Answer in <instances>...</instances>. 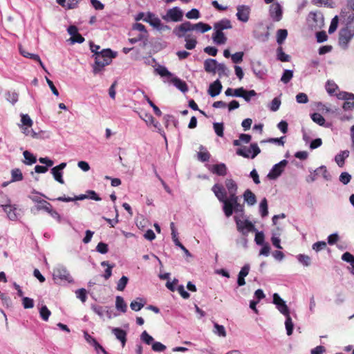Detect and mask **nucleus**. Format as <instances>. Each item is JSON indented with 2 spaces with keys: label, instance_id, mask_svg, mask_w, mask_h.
I'll use <instances>...</instances> for the list:
<instances>
[{
  "label": "nucleus",
  "instance_id": "nucleus-1",
  "mask_svg": "<svg viewBox=\"0 0 354 354\" xmlns=\"http://www.w3.org/2000/svg\"><path fill=\"white\" fill-rule=\"evenodd\" d=\"M212 191L215 194L218 200L223 203V209L225 215L227 217H230L232 215L233 212H243V207L239 203V198H235L234 201L232 200V197L229 196L227 198V192L222 185L215 184Z\"/></svg>",
  "mask_w": 354,
  "mask_h": 354
},
{
  "label": "nucleus",
  "instance_id": "nucleus-2",
  "mask_svg": "<svg viewBox=\"0 0 354 354\" xmlns=\"http://www.w3.org/2000/svg\"><path fill=\"white\" fill-rule=\"evenodd\" d=\"M116 56V53L110 49H103L95 56V64L93 66V72L97 74L104 68L110 64L112 59Z\"/></svg>",
  "mask_w": 354,
  "mask_h": 354
},
{
  "label": "nucleus",
  "instance_id": "nucleus-3",
  "mask_svg": "<svg viewBox=\"0 0 354 354\" xmlns=\"http://www.w3.org/2000/svg\"><path fill=\"white\" fill-rule=\"evenodd\" d=\"M144 21L149 23L153 28L160 32H165L171 30V28L162 23L161 20L153 13L148 12Z\"/></svg>",
  "mask_w": 354,
  "mask_h": 354
},
{
  "label": "nucleus",
  "instance_id": "nucleus-4",
  "mask_svg": "<svg viewBox=\"0 0 354 354\" xmlns=\"http://www.w3.org/2000/svg\"><path fill=\"white\" fill-rule=\"evenodd\" d=\"M53 279L57 282L73 283V279L71 276L69 272L63 266L56 267L53 273Z\"/></svg>",
  "mask_w": 354,
  "mask_h": 354
},
{
  "label": "nucleus",
  "instance_id": "nucleus-5",
  "mask_svg": "<svg viewBox=\"0 0 354 354\" xmlns=\"http://www.w3.org/2000/svg\"><path fill=\"white\" fill-rule=\"evenodd\" d=\"M237 230L246 236L249 232H256L257 229L254 225L248 219L241 220L237 216H234Z\"/></svg>",
  "mask_w": 354,
  "mask_h": 354
},
{
  "label": "nucleus",
  "instance_id": "nucleus-6",
  "mask_svg": "<svg viewBox=\"0 0 354 354\" xmlns=\"http://www.w3.org/2000/svg\"><path fill=\"white\" fill-rule=\"evenodd\" d=\"M260 152L261 149L257 143H252L250 147H241L236 150L237 155L252 159L254 158Z\"/></svg>",
  "mask_w": 354,
  "mask_h": 354
},
{
  "label": "nucleus",
  "instance_id": "nucleus-7",
  "mask_svg": "<svg viewBox=\"0 0 354 354\" xmlns=\"http://www.w3.org/2000/svg\"><path fill=\"white\" fill-rule=\"evenodd\" d=\"M183 12L179 7H174L167 10L165 15H162V19L167 22H178L183 20Z\"/></svg>",
  "mask_w": 354,
  "mask_h": 354
},
{
  "label": "nucleus",
  "instance_id": "nucleus-8",
  "mask_svg": "<svg viewBox=\"0 0 354 354\" xmlns=\"http://www.w3.org/2000/svg\"><path fill=\"white\" fill-rule=\"evenodd\" d=\"M3 210L10 221H17L23 214L22 209L17 205L11 203Z\"/></svg>",
  "mask_w": 354,
  "mask_h": 354
},
{
  "label": "nucleus",
  "instance_id": "nucleus-9",
  "mask_svg": "<svg viewBox=\"0 0 354 354\" xmlns=\"http://www.w3.org/2000/svg\"><path fill=\"white\" fill-rule=\"evenodd\" d=\"M354 36V30L350 28H345L339 31V44L343 48H346L348 44Z\"/></svg>",
  "mask_w": 354,
  "mask_h": 354
},
{
  "label": "nucleus",
  "instance_id": "nucleus-10",
  "mask_svg": "<svg viewBox=\"0 0 354 354\" xmlns=\"http://www.w3.org/2000/svg\"><path fill=\"white\" fill-rule=\"evenodd\" d=\"M191 22L185 21L180 25L176 26L173 30V34L178 38H186L189 32H191Z\"/></svg>",
  "mask_w": 354,
  "mask_h": 354
},
{
  "label": "nucleus",
  "instance_id": "nucleus-11",
  "mask_svg": "<svg viewBox=\"0 0 354 354\" xmlns=\"http://www.w3.org/2000/svg\"><path fill=\"white\" fill-rule=\"evenodd\" d=\"M287 164L288 161L286 160H283L280 161L279 163L274 165L268 174L267 178H269L270 180L277 179L278 177L281 176Z\"/></svg>",
  "mask_w": 354,
  "mask_h": 354
},
{
  "label": "nucleus",
  "instance_id": "nucleus-12",
  "mask_svg": "<svg viewBox=\"0 0 354 354\" xmlns=\"http://www.w3.org/2000/svg\"><path fill=\"white\" fill-rule=\"evenodd\" d=\"M308 21L311 23V26L317 28H322L324 25V18L319 12H310L308 15Z\"/></svg>",
  "mask_w": 354,
  "mask_h": 354
},
{
  "label": "nucleus",
  "instance_id": "nucleus-13",
  "mask_svg": "<svg viewBox=\"0 0 354 354\" xmlns=\"http://www.w3.org/2000/svg\"><path fill=\"white\" fill-rule=\"evenodd\" d=\"M251 68L254 75L259 79H263L268 71L266 67L259 60L251 62Z\"/></svg>",
  "mask_w": 354,
  "mask_h": 354
},
{
  "label": "nucleus",
  "instance_id": "nucleus-14",
  "mask_svg": "<svg viewBox=\"0 0 354 354\" xmlns=\"http://www.w3.org/2000/svg\"><path fill=\"white\" fill-rule=\"evenodd\" d=\"M269 15L274 21H281L283 16L282 6L277 2L273 3L270 6Z\"/></svg>",
  "mask_w": 354,
  "mask_h": 354
},
{
  "label": "nucleus",
  "instance_id": "nucleus-15",
  "mask_svg": "<svg viewBox=\"0 0 354 354\" xmlns=\"http://www.w3.org/2000/svg\"><path fill=\"white\" fill-rule=\"evenodd\" d=\"M273 303L276 305L278 310L283 315L290 314L289 309L286 302L280 297L277 293L273 295Z\"/></svg>",
  "mask_w": 354,
  "mask_h": 354
},
{
  "label": "nucleus",
  "instance_id": "nucleus-16",
  "mask_svg": "<svg viewBox=\"0 0 354 354\" xmlns=\"http://www.w3.org/2000/svg\"><path fill=\"white\" fill-rule=\"evenodd\" d=\"M236 17L242 22H247L249 20L250 8L248 6L240 5L237 6Z\"/></svg>",
  "mask_w": 354,
  "mask_h": 354
},
{
  "label": "nucleus",
  "instance_id": "nucleus-17",
  "mask_svg": "<svg viewBox=\"0 0 354 354\" xmlns=\"http://www.w3.org/2000/svg\"><path fill=\"white\" fill-rule=\"evenodd\" d=\"M140 118L146 122L147 125L152 124L157 129V131L163 136L165 140H166V136L162 131L160 124L154 119L152 115L149 113H145L143 117L140 116Z\"/></svg>",
  "mask_w": 354,
  "mask_h": 354
},
{
  "label": "nucleus",
  "instance_id": "nucleus-18",
  "mask_svg": "<svg viewBox=\"0 0 354 354\" xmlns=\"http://www.w3.org/2000/svg\"><path fill=\"white\" fill-rule=\"evenodd\" d=\"M225 185L227 189L229 196L232 197L233 201H234L235 198H239L236 196L238 186L234 180L232 178H227L225 181Z\"/></svg>",
  "mask_w": 354,
  "mask_h": 354
},
{
  "label": "nucleus",
  "instance_id": "nucleus-19",
  "mask_svg": "<svg viewBox=\"0 0 354 354\" xmlns=\"http://www.w3.org/2000/svg\"><path fill=\"white\" fill-rule=\"evenodd\" d=\"M111 333L115 335V338L121 343L122 347H124L127 342V333L120 328H112Z\"/></svg>",
  "mask_w": 354,
  "mask_h": 354
},
{
  "label": "nucleus",
  "instance_id": "nucleus-20",
  "mask_svg": "<svg viewBox=\"0 0 354 354\" xmlns=\"http://www.w3.org/2000/svg\"><path fill=\"white\" fill-rule=\"evenodd\" d=\"M221 83L218 80H217L209 85L208 93L211 97H216L221 93Z\"/></svg>",
  "mask_w": 354,
  "mask_h": 354
},
{
  "label": "nucleus",
  "instance_id": "nucleus-21",
  "mask_svg": "<svg viewBox=\"0 0 354 354\" xmlns=\"http://www.w3.org/2000/svg\"><path fill=\"white\" fill-rule=\"evenodd\" d=\"M243 197L244 201L249 206L254 205L257 203L256 196L250 189H246L243 194Z\"/></svg>",
  "mask_w": 354,
  "mask_h": 354
},
{
  "label": "nucleus",
  "instance_id": "nucleus-22",
  "mask_svg": "<svg viewBox=\"0 0 354 354\" xmlns=\"http://www.w3.org/2000/svg\"><path fill=\"white\" fill-rule=\"evenodd\" d=\"M218 62L214 59H207L204 62L205 70L208 73H216Z\"/></svg>",
  "mask_w": 354,
  "mask_h": 354
},
{
  "label": "nucleus",
  "instance_id": "nucleus-23",
  "mask_svg": "<svg viewBox=\"0 0 354 354\" xmlns=\"http://www.w3.org/2000/svg\"><path fill=\"white\" fill-rule=\"evenodd\" d=\"M52 205L46 201H41L39 203L36 204L34 207L31 208V212L35 213L44 210L48 212L51 208Z\"/></svg>",
  "mask_w": 354,
  "mask_h": 354
},
{
  "label": "nucleus",
  "instance_id": "nucleus-24",
  "mask_svg": "<svg viewBox=\"0 0 354 354\" xmlns=\"http://www.w3.org/2000/svg\"><path fill=\"white\" fill-rule=\"evenodd\" d=\"M214 30H219L223 32V30L232 28L231 22L229 19H224L214 25Z\"/></svg>",
  "mask_w": 354,
  "mask_h": 354
},
{
  "label": "nucleus",
  "instance_id": "nucleus-25",
  "mask_svg": "<svg viewBox=\"0 0 354 354\" xmlns=\"http://www.w3.org/2000/svg\"><path fill=\"white\" fill-rule=\"evenodd\" d=\"M212 29V27L203 22H198L197 24H193L191 23V30H196L199 32L204 33L205 32H207Z\"/></svg>",
  "mask_w": 354,
  "mask_h": 354
},
{
  "label": "nucleus",
  "instance_id": "nucleus-26",
  "mask_svg": "<svg viewBox=\"0 0 354 354\" xmlns=\"http://www.w3.org/2000/svg\"><path fill=\"white\" fill-rule=\"evenodd\" d=\"M211 171L218 176H225L227 174V167L224 163L214 165L212 166Z\"/></svg>",
  "mask_w": 354,
  "mask_h": 354
},
{
  "label": "nucleus",
  "instance_id": "nucleus-27",
  "mask_svg": "<svg viewBox=\"0 0 354 354\" xmlns=\"http://www.w3.org/2000/svg\"><path fill=\"white\" fill-rule=\"evenodd\" d=\"M171 82L178 89H179L183 93H185L188 91V87L185 82L181 80L178 77H173L171 80Z\"/></svg>",
  "mask_w": 354,
  "mask_h": 354
},
{
  "label": "nucleus",
  "instance_id": "nucleus-28",
  "mask_svg": "<svg viewBox=\"0 0 354 354\" xmlns=\"http://www.w3.org/2000/svg\"><path fill=\"white\" fill-rule=\"evenodd\" d=\"M349 156L348 150L342 151L339 153L337 154L335 157V161L339 167H342L344 165L345 159Z\"/></svg>",
  "mask_w": 354,
  "mask_h": 354
},
{
  "label": "nucleus",
  "instance_id": "nucleus-29",
  "mask_svg": "<svg viewBox=\"0 0 354 354\" xmlns=\"http://www.w3.org/2000/svg\"><path fill=\"white\" fill-rule=\"evenodd\" d=\"M213 41L216 44H224L227 41V37L224 33L219 30H215L212 35Z\"/></svg>",
  "mask_w": 354,
  "mask_h": 354
},
{
  "label": "nucleus",
  "instance_id": "nucleus-30",
  "mask_svg": "<svg viewBox=\"0 0 354 354\" xmlns=\"http://www.w3.org/2000/svg\"><path fill=\"white\" fill-rule=\"evenodd\" d=\"M145 304L146 301L143 298L138 297L131 302L130 308L132 310L139 311L143 308Z\"/></svg>",
  "mask_w": 354,
  "mask_h": 354
},
{
  "label": "nucleus",
  "instance_id": "nucleus-31",
  "mask_svg": "<svg viewBox=\"0 0 354 354\" xmlns=\"http://www.w3.org/2000/svg\"><path fill=\"white\" fill-rule=\"evenodd\" d=\"M22 133L26 136H30L35 139H38L40 138L39 134L37 132H35L31 127L29 126H19Z\"/></svg>",
  "mask_w": 354,
  "mask_h": 354
},
{
  "label": "nucleus",
  "instance_id": "nucleus-32",
  "mask_svg": "<svg viewBox=\"0 0 354 354\" xmlns=\"http://www.w3.org/2000/svg\"><path fill=\"white\" fill-rule=\"evenodd\" d=\"M115 308L122 313H126L127 310V305L124 299L120 296L115 297Z\"/></svg>",
  "mask_w": 354,
  "mask_h": 354
},
{
  "label": "nucleus",
  "instance_id": "nucleus-33",
  "mask_svg": "<svg viewBox=\"0 0 354 354\" xmlns=\"http://www.w3.org/2000/svg\"><path fill=\"white\" fill-rule=\"evenodd\" d=\"M23 155L24 157V160L23 161L24 164L27 165H31L36 162V157L30 151H24Z\"/></svg>",
  "mask_w": 354,
  "mask_h": 354
},
{
  "label": "nucleus",
  "instance_id": "nucleus-34",
  "mask_svg": "<svg viewBox=\"0 0 354 354\" xmlns=\"http://www.w3.org/2000/svg\"><path fill=\"white\" fill-rule=\"evenodd\" d=\"M23 178L22 172L19 169L15 168L11 170V180L10 183L21 181Z\"/></svg>",
  "mask_w": 354,
  "mask_h": 354
},
{
  "label": "nucleus",
  "instance_id": "nucleus-35",
  "mask_svg": "<svg viewBox=\"0 0 354 354\" xmlns=\"http://www.w3.org/2000/svg\"><path fill=\"white\" fill-rule=\"evenodd\" d=\"M185 41L186 42L185 47L187 50L194 49L197 44L196 39L195 37H192L191 35H187V37H186V38L185 39Z\"/></svg>",
  "mask_w": 354,
  "mask_h": 354
},
{
  "label": "nucleus",
  "instance_id": "nucleus-36",
  "mask_svg": "<svg viewBox=\"0 0 354 354\" xmlns=\"http://www.w3.org/2000/svg\"><path fill=\"white\" fill-rule=\"evenodd\" d=\"M213 332L219 337H225L227 335L225 327L217 323L214 324Z\"/></svg>",
  "mask_w": 354,
  "mask_h": 354
},
{
  "label": "nucleus",
  "instance_id": "nucleus-37",
  "mask_svg": "<svg viewBox=\"0 0 354 354\" xmlns=\"http://www.w3.org/2000/svg\"><path fill=\"white\" fill-rule=\"evenodd\" d=\"M216 73L218 74L219 77H227L230 74V71L224 64L218 63L216 68Z\"/></svg>",
  "mask_w": 354,
  "mask_h": 354
},
{
  "label": "nucleus",
  "instance_id": "nucleus-38",
  "mask_svg": "<svg viewBox=\"0 0 354 354\" xmlns=\"http://www.w3.org/2000/svg\"><path fill=\"white\" fill-rule=\"evenodd\" d=\"M201 151L198 153V158L202 162L208 161L210 157L208 151L203 147H200Z\"/></svg>",
  "mask_w": 354,
  "mask_h": 354
},
{
  "label": "nucleus",
  "instance_id": "nucleus-39",
  "mask_svg": "<svg viewBox=\"0 0 354 354\" xmlns=\"http://www.w3.org/2000/svg\"><path fill=\"white\" fill-rule=\"evenodd\" d=\"M288 36V31L286 29H279L277 32V41L279 44L283 43Z\"/></svg>",
  "mask_w": 354,
  "mask_h": 354
},
{
  "label": "nucleus",
  "instance_id": "nucleus-40",
  "mask_svg": "<svg viewBox=\"0 0 354 354\" xmlns=\"http://www.w3.org/2000/svg\"><path fill=\"white\" fill-rule=\"evenodd\" d=\"M11 203L10 197L2 192H0V207L3 209Z\"/></svg>",
  "mask_w": 354,
  "mask_h": 354
},
{
  "label": "nucleus",
  "instance_id": "nucleus-41",
  "mask_svg": "<svg viewBox=\"0 0 354 354\" xmlns=\"http://www.w3.org/2000/svg\"><path fill=\"white\" fill-rule=\"evenodd\" d=\"M51 173L56 181L61 184H64V181L62 178V171L61 170H59L56 167H53L51 169Z\"/></svg>",
  "mask_w": 354,
  "mask_h": 354
},
{
  "label": "nucleus",
  "instance_id": "nucleus-42",
  "mask_svg": "<svg viewBox=\"0 0 354 354\" xmlns=\"http://www.w3.org/2000/svg\"><path fill=\"white\" fill-rule=\"evenodd\" d=\"M259 212L262 217L268 214V202L266 198H263L259 204Z\"/></svg>",
  "mask_w": 354,
  "mask_h": 354
},
{
  "label": "nucleus",
  "instance_id": "nucleus-43",
  "mask_svg": "<svg viewBox=\"0 0 354 354\" xmlns=\"http://www.w3.org/2000/svg\"><path fill=\"white\" fill-rule=\"evenodd\" d=\"M313 2L317 6H324L327 8L334 7L333 0H313Z\"/></svg>",
  "mask_w": 354,
  "mask_h": 354
},
{
  "label": "nucleus",
  "instance_id": "nucleus-44",
  "mask_svg": "<svg viewBox=\"0 0 354 354\" xmlns=\"http://www.w3.org/2000/svg\"><path fill=\"white\" fill-rule=\"evenodd\" d=\"M337 97L339 100H354V94L346 91H340L337 95Z\"/></svg>",
  "mask_w": 354,
  "mask_h": 354
},
{
  "label": "nucleus",
  "instance_id": "nucleus-45",
  "mask_svg": "<svg viewBox=\"0 0 354 354\" xmlns=\"http://www.w3.org/2000/svg\"><path fill=\"white\" fill-rule=\"evenodd\" d=\"M297 261L304 266H309L311 263L310 257L306 254H298L297 256Z\"/></svg>",
  "mask_w": 354,
  "mask_h": 354
},
{
  "label": "nucleus",
  "instance_id": "nucleus-46",
  "mask_svg": "<svg viewBox=\"0 0 354 354\" xmlns=\"http://www.w3.org/2000/svg\"><path fill=\"white\" fill-rule=\"evenodd\" d=\"M285 316H286L285 326H286V329L287 331V335H290L292 333L294 324H293L292 319L290 316V314H288V315H285Z\"/></svg>",
  "mask_w": 354,
  "mask_h": 354
},
{
  "label": "nucleus",
  "instance_id": "nucleus-47",
  "mask_svg": "<svg viewBox=\"0 0 354 354\" xmlns=\"http://www.w3.org/2000/svg\"><path fill=\"white\" fill-rule=\"evenodd\" d=\"M337 89L338 86L333 81L328 80L326 82V90L329 95H333Z\"/></svg>",
  "mask_w": 354,
  "mask_h": 354
},
{
  "label": "nucleus",
  "instance_id": "nucleus-48",
  "mask_svg": "<svg viewBox=\"0 0 354 354\" xmlns=\"http://www.w3.org/2000/svg\"><path fill=\"white\" fill-rule=\"evenodd\" d=\"M140 339L147 345H152L154 339L146 330L143 331L140 335Z\"/></svg>",
  "mask_w": 354,
  "mask_h": 354
},
{
  "label": "nucleus",
  "instance_id": "nucleus-49",
  "mask_svg": "<svg viewBox=\"0 0 354 354\" xmlns=\"http://www.w3.org/2000/svg\"><path fill=\"white\" fill-rule=\"evenodd\" d=\"M311 119L313 121L320 126L325 125V119L324 118L318 113H314L311 115Z\"/></svg>",
  "mask_w": 354,
  "mask_h": 354
},
{
  "label": "nucleus",
  "instance_id": "nucleus-50",
  "mask_svg": "<svg viewBox=\"0 0 354 354\" xmlns=\"http://www.w3.org/2000/svg\"><path fill=\"white\" fill-rule=\"evenodd\" d=\"M277 59L281 62H289L290 56L286 54L281 47H279L277 50Z\"/></svg>",
  "mask_w": 354,
  "mask_h": 354
},
{
  "label": "nucleus",
  "instance_id": "nucleus-51",
  "mask_svg": "<svg viewBox=\"0 0 354 354\" xmlns=\"http://www.w3.org/2000/svg\"><path fill=\"white\" fill-rule=\"evenodd\" d=\"M293 77V71L291 70H285L281 76V81L284 83H288Z\"/></svg>",
  "mask_w": 354,
  "mask_h": 354
},
{
  "label": "nucleus",
  "instance_id": "nucleus-52",
  "mask_svg": "<svg viewBox=\"0 0 354 354\" xmlns=\"http://www.w3.org/2000/svg\"><path fill=\"white\" fill-rule=\"evenodd\" d=\"M21 124L20 126H29L32 127L33 124V121L30 118V117L28 114H21Z\"/></svg>",
  "mask_w": 354,
  "mask_h": 354
},
{
  "label": "nucleus",
  "instance_id": "nucleus-53",
  "mask_svg": "<svg viewBox=\"0 0 354 354\" xmlns=\"http://www.w3.org/2000/svg\"><path fill=\"white\" fill-rule=\"evenodd\" d=\"M214 130L216 134L219 137L223 136L224 126L222 122H214L213 124Z\"/></svg>",
  "mask_w": 354,
  "mask_h": 354
},
{
  "label": "nucleus",
  "instance_id": "nucleus-54",
  "mask_svg": "<svg viewBox=\"0 0 354 354\" xmlns=\"http://www.w3.org/2000/svg\"><path fill=\"white\" fill-rule=\"evenodd\" d=\"M39 314L43 320L48 321L51 315V312L46 306H43L39 310Z\"/></svg>",
  "mask_w": 354,
  "mask_h": 354
},
{
  "label": "nucleus",
  "instance_id": "nucleus-55",
  "mask_svg": "<svg viewBox=\"0 0 354 354\" xmlns=\"http://www.w3.org/2000/svg\"><path fill=\"white\" fill-rule=\"evenodd\" d=\"M151 348L154 352H164L167 347L160 342H154L151 345Z\"/></svg>",
  "mask_w": 354,
  "mask_h": 354
},
{
  "label": "nucleus",
  "instance_id": "nucleus-56",
  "mask_svg": "<svg viewBox=\"0 0 354 354\" xmlns=\"http://www.w3.org/2000/svg\"><path fill=\"white\" fill-rule=\"evenodd\" d=\"M128 278L126 276H122L117 283V290L119 291H123L128 283Z\"/></svg>",
  "mask_w": 354,
  "mask_h": 354
},
{
  "label": "nucleus",
  "instance_id": "nucleus-57",
  "mask_svg": "<svg viewBox=\"0 0 354 354\" xmlns=\"http://www.w3.org/2000/svg\"><path fill=\"white\" fill-rule=\"evenodd\" d=\"M185 16L189 19H198L200 18V12L196 8H193L187 12Z\"/></svg>",
  "mask_w": 354,
  "mask_h": 354
},
{
  "label": "nucleus",
  "instance_id": "nucleus-58",
  "mask_svg": "<svg viewBox=\"0 0 354 354\" xmlns=\"http://www.w3.org/2000/svg\"><path fill=\"white\" fill-rule=\"evenodd\" d=\"M22 305L25 309L32 308L34 307V301L31 298L22 297Z\"/></svg>",
  "mask_w": 354,
  "mask_h": 354
},
{
  "label": "nucleus",
  "instance_id": "nucleus-59",
  "mask_svg": "<svg viewBox=\"0 0 354 354\" xmlns=\"http://www.w3.org/2000/svg\"><path fill=\"white\" fill-rule=\"evenodd\" d=\"M133 30H138L140 32L139 35H145V37H147V31L146 30L145 26L140 23H136L133 26Z\"/></svg>",
  "mask_w": 354,
  "mask_h": 354
},
{
  "label": "nucleus",
  "instance_id": "nucleus-60",
  "mask_svg": "<svg viewBox=\"0 0 354 354\" xmlns=\"http://www.w3.org/2000/svg\"><path fill=\"white\" fill-rule=\"evenodd\" d=\"M156 73L161 77H171L172 74L165 66H159L156 69Z\"/></svg>",
  "mask_w": 354,
  "mask_h": 354
},
{
  "label": "nucleus",
  "instance_id": "nucleus-61",
  "mask_svg": "<svg viewBox=\"0 0 354 354\" xmlns=\"http://www.w3.org/2000/svg\"><path fill=\"white\" fill-rule=\"evenodd\" d=\"M342 259L346 262L349 263L353 268H354V256L350 252H345L342 256Z\"/></svg>",
  "mask_w": 354,
  "mask_h": 354
},
{
  "label": "nucleus",
  "instance_id": "nucleus-62",
  "mask_svg": "<svg viewBox=\"0 0 354 354\" xmlns=\"http://www.w3.org/2000/svg\"><path fill=\"white\" fill-rule=\"evenodd\" d=\"M19 95L16 92H8L6 93V99L8 102L12 104H15L18 101Z\"/></svg>",
  "mask_w": 354,
  "mask_h": 354
},
{
  "label": "nucleus",
  "instance_id": "nucleus-63",
  "mask_svg": "<svg viewBox=\"0 0 354 354\" xmlns=\"http://www.w3.org/2000/svg\"><path fill=\"white\" fill-rule=\"evenodd\" d=\"M254 232L256 233L255 238H254L255 243L259 245L265 244L264 243L265 236H264L263 232H258L257 230Z\"/></svg>",
  "mask_w": 354,
  "mask_h": 354
},
{
  "label": "nucleus",
  "instance_id": "nucleus-64",
  "mask_svg": "<svg viewBox=\"0 0 354 354\" xmlns=\"http://www.w3.org/2000/svg\"><path fill=\"white\" fill-rule=\"evenodd\" d=\"M243 52H236L234 54L232 55L231 58L232 62L234 64L241 63L243 61Z\"/></svg>",
  "mask_w": 354,
  "mask_h": 354
}]
</instances>
